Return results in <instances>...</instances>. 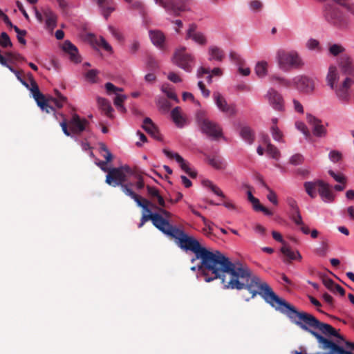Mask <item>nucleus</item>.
Segmentation results:
<instances>
[{"mask_svg":"<svg viewBox=\"0 0 354 354\" xmlns=\"http://www.w3.org/2000/svg\"><path fill=\"white\" fill-rule=\"evenodd\" d=\"M328 251V245L326 242L322 241L319 246L315 250V253L319 257H325Z\"/></svg>","mask_w":354,"mask_h":354,"instance_id":"42","label":"nucleus"},{"mask_svg":"<svg viewBox=\"0 0 354 354\" xmlns=\"http://www.w3.org/2000/svg\"><path fill=\"white\" fill-rule=\"evenodd\" d=\"M286 201L288 206L294 211L298 212L299 210V207L297 205V201L292 197H287Z\"/></svg>","mask_w":354,"mask_h":354,"instance_id":"58","label":"nucleus"},{"mask_svg":"<svg viewBox=\"0 0 354 354\" xmlns=\"http://www.w3.org/2000/svg\"><path fill=\"white\" fill-rule=\"evenodd\" d=\"M108 29H109V32H111V34L118 40L122 41L124 39L122 34L115 28H114L111 26H109Z\"/></svg>","mask_w":354,"mask_h":354,"instance_id":"54","label":"nucleus"},{"mask_svg":"<svg viewBox=\"0 0 354 354\" xmlns=\"http://www.w3.org/2000/svg\"><path fill=\"white\" fill-rule=\"evenodd\" d=\"M339 79V71L335 66H330L326 77V84L330 88H334L335 85L338 84Z\"/></svg>","mask_w":354,"mask_h":354,"instance_id":"22","label":"nucleus"},{"mask_svg":"<svg viewBox=\"0 0 354 354\" xmlns=\"http://www.w3.org/2000/svg\"><path fill=\"white\" fill-rule=\"evenodd\" d=\"M209 60L221 62L225 57L224 52L216 46H211L208 48Z\"/></svg>","mask_w":354,"mask_h":354,"instance_id":"25","label":"nucleus"},{"mask_svg":"<svg viewBox=\"0 0 354 354\" xmlns=\"http://www.w3.org/2000/svg\"><path fill=\"white\" fill-rule=\"evenodd\" d=\"M13 29L17 33V37L19 43L22 44H26V41L24 39V36L26 35L27 32L25 30L19 29L17 26H13Z\"/></svg>","mask_w":354,"mask_h":354,"instance_id":"48","label":"nucleus"},{"mask_svg":"<svg viewBox=\"0 0 354 354\" xmlns=\"http://www.w3.org/2000/svg\"><path fill=\"white\" fill-rule=\"evenodd\" d=\"M323 17L330 24L342 27L346 24V19L339 7L334 3H327L323 10Z\"/></svg>","mask_w":354,"mask_h":354,"instance_id":"7","label":"nucleus"},{"mask_svg":"<svg viewBox=\"0 0 354 354\" xmlns=\"http://www.w3.org/2000/svg\"><path fill=\"white\" fill-rule=\"evenodd\" d=\"M334 4H337L341 7L346 8L348 12L354 14V5L351 3L348 0H333Z\"/></svg>","mask_w":354,"mask_h":354,"instance_id":"40","label":"nucleus"},{"mask_svg":"<svg viewBox=\"0 0 354 354\" xmlns=\"http://www.w3.org/2000/svg\"><path fill=\"white\" fill-rule=\"evenodd\" d=\"M50 102L54 104L57 108H62L64 104L66 102V97L58 93L57 97L51 98Z\"/></svg>","mask_w":354,"mask_h":354,"instance_id":"46","label":"nucleus"},{"mask_svg":"<svg viewBox=\"0 0 354 354\" xmlns=\"http://www.w3.org/2000/svg\"><path fill=\"white\" fill-rule=\"evenodd\" d=\"M323 283L326 288L330 291H334V288L337 283L334 282L331 279H325L323 280Z\"/></svg>","mask_w":354,"mask_h":354,"instance_id":"62","label":"nucleus"},{"mask_svg":"<svg viewBox=\"0 0 354 354\" xmlns=\"http://www.w3.org/2000/svg\"><path fill=\"white\" fill-rule=\"evenodd\" d=\"M104 87L108 94L113 93L117 95V94H119L118 92L123 91L122 88L117 87L111 82L106 83Z\"/></svg>","mask_w":354,"mask_h":354,"instance_id":"47","label":"nucleus"},{"mask_svg":"<svg viewBox=\"0 0 354 354\" xmlns=\"http://www.w3.org/2000/svg\"><path fill=\"white\" fill-rule=\"evenodd\" d=\"M241 138L248 144L251 145L254 140V133L248 126L241 127L239 132Z\"/></svg>","mask_w":354,"mask_h":354,"instance_id":"27","label":"nucleus"},{"mask_svg":"<svg viewBox=\"0 0 354 354\" xmlns=\"http://www.w3.org/2000/svg\"><path fill=\"white\" fill-rule=\"evenodd\" d=\"M149 204L147 205V207L149 205H152L151 203L149 201ZM149 211L145 210V212H149L148 215L143 214L140 223L138 224V227H141L145 223L147 220H151L153 225L159 230L163 234L165 235H171L172 233L169 229H166L165 227V225H167V221L163 219L160 214H159L158 212H152L149 210V209L147 207ZM145 211V209H143Z\"/></svg>","mask_w":354,"mask_h":354,"instance_id":"8","label":"nucleus"},{"mask_svg":"<svg viewBox=\"0 0 354 354\" xmlns=\"http://www.w3.org/2000/svg\"><path fill=\"white\" fill-rule=\"evenodd\" d=\"M207 162L212 167L218 170L225 169L226 163L220 158L216 156H208Z\"/></svg>","mask_w":354,"mask_h":354,"instance_id":"30","label":"nucleus"},{"mask_svg":"<svg viewBox=\"0 0 354 354\" xmlns=\"http://www.w3.org/2000/svg\"><path fill=\"white\" fill-rule=\"evenodd\" d=\"M292 82L295 88L301 93H309L315 88L313 80L306 76L295 77Z\"/></svg>","mask_w":354,"mask_h":354,"instance_id":"12","label":"nucleus"},{"mask_svg":"<svg viewBox=\"0 0 354 354\" xmlns=\"http://www.w3.org/2000/svg\"><path fill=\"white\" fill-rule=\"evenodd\" d=\"M64 52L69 55V59L71 62L77 64L81 62L80 56L78 53L77 47L73 45L69 40H66L62 46Z\"/></svg>","mask_w":354,"mask_h":354,"instance_id":"18","label":"nucleus"},{"mask_svg":"<svg viewBox=\"0 0 354 354\" xmlns=\"http://www.w3.org/2000/svg\"><path fill=\"white\" fill-rule=\"evenodd\" d=\"M97 44L99 46H102L107 52H112L113 51V48L111 46V45L102 37H100V39H99V40L97 41Z\"/></svg>","mask_w":354,"mask_h":354,"instance_id":"55","label":"nucleus"},{"mask_svg":"<svg viewBox=\"0 0 354 354\" xmlns=\"http://www.w3.org/2000/svg\"><path fill=\"white\" fill-rule=\"evenodd\" d=\"M329 53L333 56H337L344 50V48L339 44H333L329 47Z\"/></svg>","mask_w":354,"mask_h":354,"instance_id":"49","label":"nucleus"},{"mask_svg":"<svg viewBox=\"0 0 354 354\" xmlns=\"http://www.w3.org/2000/svg\"><path fill=\"white\" fill-rule=\"evenodd\" d=\"M213 97L219 111L229 116H232L236 114V110L235 105L228 104L219 92H214L213 93Z\"/></svg>","mask_w":354,"mask_h":354,"instance_id":"11","label":"nucleus"},{"mask_svg":"<svg viewBox=\"0 0 354 354\" xmlns=\"http://www.w3.org/2000/svg\"><path fill=\"white\" fill-rule=\"evenodd\" d=\"M167 78L174 83H178L182 81L181 78L175 73L171 72L168 74Z\"/></svg>","mask_w":354,"mask_h":354,"instance_id":"64","label":"nucleus"},{"mask_svg":"<svg viewBox=\"0 0 354 354\" xmlns=\"http://www.w3.org/2000/svg\"><path fill=\"white\" fill-rule=\"evenodd\" d=\"M196 123L201 133L211 140H217L221 138H223L221 127L218 123L203 116L202 113L197 114Z\"/></svg>","mask_w":354,"mask_h":354,"instance_id":"5","label":"nucleus"},{"mask_svg":"<svg viewBox=\"0 0 354 354\" xmlns=\"http://www.w3.org/2000/svg\"><path fill=\"white\" fill-rule=\"evenodd\" d=\"M43 15L45 18V28L53 30L57 26V15L50 8H44Z\"/></svg>","mask_w":354,"mask_h":354,"instance_id":"19","label":"nucleus"},{"mask_svg":"<svg viewBox=\"0 0 354 354\" xmlns=\"http://www.w3.org/2000/svg\"><path fill=\"white\" fill-rule=\"evenodd\" d=\"M318 192L322 201L325 203H331L334 201V194L330 189L329 185L322 180H317Z\"/></svg>","mask_w":354,"mask_h":354,"instance_id":"16","label":"nucleus"},{"mask_svg":"<svg viewBox=\"0 0 354 354\" xmlns=\"http://www.w3.org/2000/svg\"><path fill=\"white\" fill-rule=\"evenodd\" d=\"M36 102L42 111H44L48 113L55 111L54 108L46 102L44 95L42 98L37 100Z\"/></svg>","mask_w":354,"mask_h":354,"instance_id":"39","label":"nucleus"},{"mask_svg":"<svg viewBox=\"0 0 354 354\" xmlns=\"http://www.w3.org/2000/svg\"><path fill=\"white\" fill-rule=\"evenodd\" d=\"M149 37L154 46L160 49L165 47V36L164 33L159 30H149Z\"/></svg>","mask_w":354,"mask_h":354,"instance_id":"21","label":"nucleus"},{"mask_svg":"<svg viewBox=\"0 0 354 354\" xmlns=\"http://www.w3.org/2000/svg\"><path fill=\"white\" fill-rule=\"evenodd\" d=\"M313 131L314 135L317 137H324L327 132L326 128L320 123V122L315 124Z\"/></svg>","mask_w":354,"mask_h":354,"instance_id":"41","label":"nucleus"},{"mask_svg":"<svg viewBox=\"0 0 354 354\" xmlns=\"http://www.w3.org/2000/svg\"><path fill=\"white\" fill-rule=\"evenodd\" d=\"M262 3L259 0H253L250 3V8L252 11L256 12L259 11L262 8Z\"/></svg>","mask_w":354,"mask_h":354,"instance_id":"59","label":"nucleus"},{"mask_svg":"<svg viewBox=\"0 0 354 354\" xmlns=\"http://www.w3.org/2000/svg\"><path fill=\"white\" fill-rule=\"evenodd\" d=\"M172 61L176 66L187 73L192 72L196 64L195 57L187 53L186 47L184 46L178 48L175 50Z\"/></svg>","mask_w":354,"mask_h":354,"instance_id":"6","label":"nucleus"},{"mask_svg":"<svg viewBox=\"0 0 354 354\" xmlns=\"http://www.w3.org/2000/svg\"><path fill=\"white\" fill-rule=\"evenodd\" d=\"M319 46V41L317 39H310L308 40L306 43V47L309 50H315Z\"/></svg>","mask_w":354,"mask_h":354,"instance_id":"61","label":"nucleus"},{"mask_svg":"<svg viewBox=\"0 0 354 354\" xmlns=\"http://www.w3.org/2000/svg\"><path fill=\"white\" fill-rule=\"evenodd\" d=\"M353 83L351 78L346 77L342 83L337 84L334 88H331L341 102L346 103L350 100V88Z\"/></svg>","mask_w":354,"mask_h":354,"instance_id":"9","label":"nucleus"},{"mask_svg":"<svg viewBox=\"0 0 354 354\" xmlns=\"http://www.w3.org/2000/svg\"><path fill=\"white\" fill-rule=\"evenodd\" d=\"M185 39H191L199 46H205L207 43L205 35L202 32L197 30L196 26L194 24L189 26Z\"/></svg>","mask_w":354,"mask_h":354,"instance_id":"14","label":"nucleus"},{"mask_svg":"<svg viewBox=\"0 0 354 354\" xmlns=\"http://www.w3.org/2000/svg\"><path fill=\"white\" fill-rule=\"evenodd\" d=\"M142 127L145 129V131L149 133L151 137L157 140H161L162 137L157 127L153 122L151 118H145L143 120V124Z\"/></svg>","mask_w":354,"mask_h":354,"instance_id":"20","label":"nucleus"},{"mask_svg":"<svg viewBox=\"0 0 354 354\" xmlns=\"http://www.w3.org/2000/svg\"><path fill=\"white\" fill-rule=\"evenodd\" d=\"M98 106L104 112L105 115L109 118H112L113 109L112 108L109 101L104 97H98L97 99Z\"/></svg>","mask_w":354,"mask_h":354,"instance_id":"28","label":"nucleus"},{"mask_svg":"<svg viewBox=\"0 0 354 354\" xmlns=\"http://www.w3.org/2000/svg\"><path fill=\"white\" fill-rule=\"evenodd\" d=\"M28 88L30 91L35 101L43 97L44 95L40 92L37 82L32 78L30 80V85L28 84Z\"/></svg>","mask_w":354,"mask_h":354,"instance_id":"32","label":"nucleus"},{"mask_svg":"<svg viewBox=\"0 0 354 354\" xmlns=\"http://www.w3.org/2000/svg\"><path fill=\"white\" fill-rule=\"evenodd\" d=\"M159 212L160 216L165 219L167 225H165V227L169 229L172 233L171 235H167L169 237L172 238L177 246L180 249L187 242V240L190 239L193 236L187 233L184 229L177 225H173L169 221V218L171 216V214L162 208H157Z\"/></svg>","mask_w":354,"mask_h":354,"instance_id":"3","label":"nucleus"},{"mask_svg":"<svg viewBox=\"0 0 354 354\" xmlns=\"http://www.w3.org/2000/svg\"><path fill=\"white\" fill-rule=\"evenodd\" d=\"M268 64L266 61L258 62L254 67V71L256 75L259 78H263L268 75Z\"/></svg>","mask_w":354,"mask_h":354,"instance_id":"29","label":"nucleus"},{"mask_svg":"<svg viewBox=\"0 0 354 354\" xmlns=\"http://www.w3.org/2000/svg\"><path fill=\"white\" fill-rule=\"evenodd\" d=\"M328 174L334 180L340 183H344L346 181L345 177L341 174H336L333 171L330 170Z\"/></svg>","mask_w":354,"mask_h":354,"instance_id":"57","label":"nucleus"},{"mask_svg":"<svg viewBox=\"0 0 354 354\" xmlns=\"http://www.w3.org/2000/svg\"><path fill=\"white\" fill-rule=\"evenodd\" d=\"M171 118L178 128H183L186 125V119L182 115L180 109L175 107L171 112Z\"/></svg>","mask_w":354,"mask_h":354,"instance_id":"24","label":"nucleus"},{"mask_svg":"<svg viewBox=\"0 0 354 354\" xmlns=\"http://www.w3.org/2000/svg\"><path fill=\"white\" fill-rule=\"evenodd\" d=\"M98 74V71L96 69H91L89 70L88 72L85 74L86 79L91 82V83H95L97 80V75Z\"/></svg>","mask_w":354,"mask_h":354,"instance_id":"50","label":"nucleus"},{"mask_svg":"<svg viewBox=\"0 0 354 354\" xmlns=\"http://www.w3.org/2000/svg\"><path fill=\"white\" fill-rule=\"evenodd\" d=\"M269 80L272 82H279L282 86L289 87L292 85V81L277 75H272L270 76Z\"/></svg>","mask_w":354,"mask_h":354,"instance_id":"35","label":"nucleus"},{"mask_svg":"<svg viewBox=\"0 0 354 354\" xmlns=\"http://www.w3.org/2000/svg\"><path fill=\"white\" fill-rule=\"evenodd\" d=\"M265 98L268 101L270 106L277 111H283L285 109V101L282 95L274 88H270Z\"/></svg>","mask_w":354,"mask_h":354,"instance_id":"10","label":"nucleus"},{"mask_svg":"<svg viewBox=\"0 0 354 354\" xmlns=\"http://www.w3.org/2000/svg\"><path fill=\"white\" fill-rule=\"evenodd\" d=\"M171 8L165 11L171 15H178L180 12L186 11L189 9V0H176L174 3L173 0H168Z\"/></svg>","mask_w":354,"mask_h":354,"instance_id":"15","label":"nucleus"},{"mask_svg":"<svg viewBox=\"0 0 354 354\" xmlns=\"http://www.w3.org/2000/svg\"><path fill=\"white\" fill-rule=\"evenodd\" d=\"M270 132L271 135L272 136V138L279 142H283V133L282 131L278 128L277 125H272L270 128Z\"/></svg>","mask_w":354,"mask_h":354,"instance_id":"37","label":"nucleus"},{"mask_svg":"<svg viewBox=\"0 0 354 354\" xmlns=\"http://www.w3.org/2000/svg\"><path fill=\"white\" fill-rule=\"evenodd\" d=\"M68 124L73 132L80 133L85 130L88 121L86 119H81L78 115L74 114Z\"/></svg>","mask_w":354,"mask_h":354,"instance_id":"17","label":"nucleus"},{"mask_svg":"<svg viewBox=\"0 0 354 354\" xmlns=\"http://www.w3.org/2000/svg\"><path fill=\"white\" fill-rule=\"evenodd\" d=\"M279 68L288 72L292 68H298L304 65V62L297 51L286 52L279 50L276 55Z\"/></svg>","mask_w":354,"mask_h":354,"instance_id":"4","label":"nucleus"},{"mask_svg":"<svg viewBox=\"0 0 354 354\" xmlns=\"http://www.w3.org/2000/svg\"><path fill=\"white\" fill-rule=\"evenodd\" d=\"M0 45L3 48L11 47L12 46L10 37L6 32H2L1 33Z\"/></svg>","mask_w":354,"mask_h":354,"instance_id":"44","label":"nucleus"},{"mask_svg":"<svg viewBox=\"0 0 354 354\" xmlns=\"http://www.w3.org/2000/svg\"><path fill=\"white\" fill-rule=\"evenodd\" d=\"M126 175L122 170V168L113 167L109 169V173L106 176L105 182L110 186L113 187H120L122 192L127 196L133 199L136 205L141 207L142 209L149 211L147 205L149 204V201L143 198L141 200L139 195H138L133 190V183H125Z\"/></svg>","mask_w":354,"mask_h":354,"instance_id":"2","label":"nucleus"},{"mask_svg":"<svg viewBox=\"0 0 354 354\" xmlns=\"http://www.w3.org/2000/svg\"><path fill=\"white\" fill-rule=\"evenodd\" d=\"M295 127L299 131H301L306 138L309 136L310 133L307 129L306 125L301 121H297L295 122Z\"/></svg>","mask_w":354,"mask_h":354,"instance_id":"51","label":"nucleus"},{"mask_svg":"<svg viewBox=\"0 0 354 354\" xmlns=\"http://www.w3.org/2000/svg\"><path fill=\"white\" fill-rule=\"evenodd\" d=\"M180 248L186 253H193L191 263L202 261L205 272H211L212 277L205 274V282L221 279L225 289H247L254 298L257 294L263 299L266 292V287L271 288L267 283L261 282L257 275H252L248 266L239 261L232 262L230 259L218 250H210L195 237L192 236Z\"/></svg>","mask_w":354,"mask_h":354,"instance_id":"1","label":"nucleus"},{"mask_svg":"<svg viewBox=\"0 0 354 354\" xmlns=\"http://www.w3.org/2000/svg\"><path fill=\"white\" fill-rule=\"evenodd\" d=\"M295 214L292 216V220L297 225H303L304 222L302 220V217L299 213V210L298 212H295Z\"/></svg>","mask_w":354,"mask_h":354,"instance_id":"63","label":"nucleus"},{"mask_svg":"<svg viewBox=\"0 0 354 354\" xmlns=\"http://www.w3.org/2000/svg\"><path fill=\"white\" fill-rule=\"evenodd\" d=\"M156 104L162 110L166 111L170 106L169 102L164 97H159L156 100Z\"/></svg>","mask_w":354,"mask_h":354,"instance_id":"52","label":"nucleus"},{"mask_svg":"<svg viewBox=\"0 0 354 354\" xmlns=\"http://www.w3.org/2000/svg\"><path fill=\"white\" fill-rule=\"evenodd\" d=\"M281 252L289 258L290 260H301L302 259L299 251H293L288 246L283 245L281 248Z\"/></svg>","mask_w":354,"mask_h":354,"instance_id":"31","label":"nucleus"},{"mask_svg":"<svg viewBox=\"0 0 354 354\" xmlns=\"http://www.w3.org/2000/svg\"><path fill=\"white\" fill-rule=\"evenodd\" d=\"M127 99V96L124 94H117L113 100V103L117 109L122 112H126V108L123 105V102Z\"/></svg>","mask_w":354,"mask_h":354,"instance_id":"33","label":"nucleus"},{"mask_svg":"<svg viewBox=\"0 0 354 354\" xmlns=\"http://www.w3.org/2000/svg\"><path fill=\"white\" fill-rule=\"evenodd\" d=\"M304 162V157L299 153H296L292 156L290 158V164L293 165H301Z\"/></svg>","mask_w":354,"mask_h":354,"instance_id":"53","label":"nucleus"},{"mask_svg":"<svg viewBox=\"0 0 354 354\" xmlns=\"http://www.w3.org/2000/svg\"><path fill=\"white\" fill-rule=\"evenodd\" d=\"M164 154L169 158H174L179 165L180 168L185 171L190 177L196 178L197 172L192 170L189 166V162L186 161L180 154L176 152L163 149Z\"/></svg>","mask_w":354,"mask_h":354,"instance_id":"13","label":"nucleus"},{"mask_svg":"<svg viewBox=\"0 0 354 354\" xmlns=\"http://www.w3.org/2000/svg\"><path fill=\"white\" fill-rule=\"evenodd\" d=\"M147 190L149 196H150L151 199H154L159 194L158 189L155 187L147 185Z\"/></svg>","mask_w":354,"mask_h":354,"instance_id":"60","label":"nucleus"},{"mask_svg":"<svg viewBox=\"0 0 354 354\" xmlns=\"http://www.w3.org/2000/svg\"><path fill=\"white\" fill-rule=\"evenodd\" d=\"M266 151H267V153L269 155H270V156L272 158H274L277 160L279 159V158L280 156L279 151L275 146L272 145L270 142H269L268 144Z\"/></svg>","mask_w":354,"mask_h":354,"instance_id":"45","label":"nucleus"},{"mask_svg":"<svg viewBox=\"0 0 354 354\" xmlns=\"http://www.w3.org/2000/svg\"><path fill=\"white\" fill-rule=\"evenodd\" d=\"M261 185L265 187L268 191V194L267 196V198L268 200L271 202L272 204L277 205L278 204V200H277V194H275V192L271 189L267 185L266 183L263 180H261Z\"/></svg>","mask_w":354,"mask_h":354,"instance_id":"36","label":"nucleus"},{"mask_svg":"<svg viewBox=\"0 0 354 354\" xmlns=\"http://www.w3.org/2000/svg\"><path fill=\"white\" fill-rule=\"evenodd\" d=\"M305 190L307 193V194L312 198H315L316 196V187L318 186L317 181L312 182V181H307L305 182L304 184Z\"/></svg>","mask_w":354,"mask_h":354,"instance_id":"34","label":"nucleus"},{"mask_svg":"<svg viewBox=\"0 0 354 354\" xmlns=\"http://www.w3.org/2000/svg\"><path fill=\"white\" fill-rule=\"evenodd\" d=\"M96 2L100 8L102 15L107 19L111 13L115 10L113 6V0H96Z\"/></svg>","mask_w":354,"mask_h":354,"instance_id":"23","label":"nucleus"},{"mask_svg":"<svg viewBox=\"0 0 354 354\" xmlns=\"http://www.w3.org/2000/svg\"><path fill=\"white\" fill-rule=\"evenodd\" d=\"M100 152L106 162H111L113 159V154L104 143H100Z\"/></svg>","mask_w":354,"mask_h":354,"instance_id":"38","label":"nucleus"},{"mask_svg":"<svg viewBox=\"0 0 354 354\" xmlns=\"http://www.w3.org/2000/svg\"><path fill=\"white\" fill-rule=\"evenodd\" d=\"M330 160L333 162H337L342 158V153L335 150L331 151L328 154Z\"/></svg>","mask_w":354,"mask_h":354,"instance_id":"56","label":"nucleus"},{"mask_svg":"<svg viewBox=\"0 0 354 354\" xmlns=\"http://www.w3.org/2000/svg\"><path fill=\"white\" fill-rule=\"evenodd\" d=\"M339 65L342 71L347 73H351L352 70L354 68L353 67V61L351 57L348 55H342L339 57Z\"/></svg>","mask_w":354,"mask_h":354,"instance_id":"26","label":"nucleus"},{"mask_svg":"<svg viewBox=\"0 0 354 354\" xmlns=\"http://www.w3.org/2000/svg\"><path fill=\"white\" fill-rule=\"evenodd\" d=\"M204 184L207 186L214 194L217 195L218 196L225 198V196L223 194V192L221 191V189L218 187L216 185H214L211 181L207 180L204 181Z\"/></svg>","mask_w":354,"mask_h":354,"instance_id":"43","label":"nucleus"}]
</instances>
